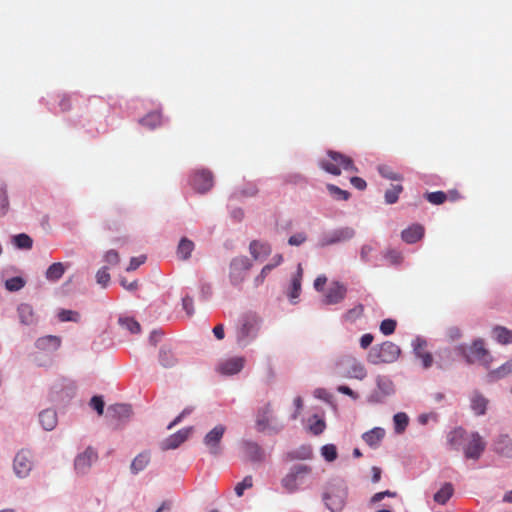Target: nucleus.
Listing matches in <instances>:
<instances>
[{"instance_id": "603ef678", "label": "nucleus", "mask_w": 512, "mask_h": 512, "mask_svg": "<svg viewBox=\"0 0 512 512\" xmlns=\"http://www.w3.org/2000/svg\"><path fill=\"white\" fill-rule=\"evenodd\" d=\"M253 486L252 476H246L241 482H239L235 486V493L238 497H241L244 494L246 489H249Z\"/></svg>"}, {"instance_id": "09e8293b", "label": "nucleus", "mask_w": 512, "mask_h": 512, "mask_svg": "<svg viewBox=\"0 0 512 512\" xmlns=\"http://www.w3.org/2000/svg\"><path fill=\"white\" fill-rule=\"evenodd\" d=\"M321 455L328 462H333L337 458V448L334 444H326L321 448Z\"/></svg>"}, {"instance_id": "e433bc0d", "label": "nucleus", "mask_w": 512, "mask_h": 512, "mask_svg": "<svg viewBox=\"0 0 512 512\" xmlns=\"http://www.w3.org/2000/svg\"><path fill=\"white\" fill-rule=\"evenodd\" d=\"M271 414L270 404H267L262 411L258 413L256 425L259 431L265 430L269 426Z\"/></svg>"}, {"instance_id": "c85d7f7f", "label": "nucleus", "mask_w": 512, "mask_h": 512, "mask_svg": "<svg viewBox=\"0 0 512 512\" xmlns=\"http://www.w3.org/2000/svg\"><path fill=\"white\" fill-rule=\"evenodd\" d=\"M150 462V454L148 452H142L138 454L130 465V470L133 474H138L143 471Z\"/></svg>"}, {"instance_id": "cd10ccee", "label": "nucleus", "mask_w": 512, "mask_h": 512, "mask_svg": "<svg viewBox=\"0 0 512 512\" xmlns=\"http://www.w3.org/2000/svg\"><path fill=\"white\" fill-rule=\"evenodd\" d=\"M109 414L116 419H127L132 414L131 406L128 404H114L108 408Z\"/></svg>"}, {"instance_id": "f03ea898", "label": "nucleus", "mask_w": 512, "mask_h": 512, "mask_svg": "<svg viewBox=\"0 0 512 512\" xmlns=\"http://www.w3.org/2000/svg\"><path fill=\"white\" fill-rule=\"evenodd\" d=\"M347 487L341 482L330 483L327 490L323 493L322 499L328 510L331 512H341L347 500Z\"/></svg>"}, {"instance_id": "0e129e2a", "label": "nucleus", "mask_w": 512, "mask_h": 512, "mask_svg": "<svg viewBox=\"0 0 512 512\" xmlns=\"http://www.w3.org/2000/svg\"><path fill=\"white\" fill-rule=\"evenodd\" d=\"M337 391H338L339 393H342V394H344V395H347V396L351 397V398H352V399H354V400L358 399V397H359L357 393H355L352 389H350V388H349L348 386H346V385H340V386H338V387H337Z\"/></svg>"}, {"instance_id": "69168bd1", "label": "nucleus", "mask_w": 512, "mask_h": 512, "mask_svg": "<svg viewBox=\"0 0 512 512\" xmlns=\"http://www.w3.org/2000/svg\"><path fill=\"white\" fill-rule=\"evenodd\" d=\"M350 183L358 190H364L367 186L366 181L357 176L351 177Z\"/></svg>"}, {"instance_id": "4be33fe9", "label": "nucleus", "mask_w": 512, "mask_h": 512, "mask_svg": "<svg viewBox=\"0 0 512 512\" xmlns=\"http://www.w3.org/2000/svg\"><path fill=\"white\" fill-rule=\"evenodd\" d=\"M20 322L24 325H34L37 323V317L30 304L22 303L17 308Z\"/></svg>"}, {"instance_id": "bb28decb", "label": "nucleus", "mask_w": 512, "mask_h": 512, "mask_svg": "<svg viewBox=\"0 0 512 512\" xmlns=\"http://www.w3.org/2000/svg\"><path fill=\"white\" fill-rule=\"evenodd\" d=\"M39 421L42 425V427L47 430V431H51L53 430L56 425H57V422H58V419H57V414L54 410L52 409H46V410H43L40 414H39Z\"/></svg>"}, {"instance_id": "f8f14e48", "label": "nucleus", "mask_w": 512, "mask_h": 512, "mask_svg": "<svg viewBox=\"0 0 512 512\" xmlns=\"http://www.w3.org/2000/svg\"><path fill=\"white\" fill-rule=\"evenodd\" d=\"M192 187L199 193H205L213 186V175L208 170H198L191 178Z\"/></svg>"}, {"instance_id": "0eeeda50", "label": "nucleus", "mask_w": 512, "mask_h": 512, "mask_svg": "<svg viewBox=\"0 0 512 512\" xmlns=\"http://www.w3.org/2000/svg\"><path fill=\"white\" fill-rule=\"evenodd\" d=\"M311 472V468L307 465H296L290 472L282 479L281 483L283 488L293 493L298 489V485L302 482L303 478Z\"/></svg>"}, {"instance_id": "72a5a7b5", "label": "nucleus", "mask_w": 512, "mask_h": 512, "mask_svg": "<svg viewBox=\"0 0 512 512\" xmlns=\"http://www.w3.org/2000/svg\"><path fill=\"white\" fill-rule=\"evenodd\" d=\"M487 403V399L480 393H474L471 398V408L476 415L485 414Z\"/></svg>"}, {"instance_id": "37998d69", "label": "nucleus", "mask_w": 512, "mask_h": 512, "mask_svg": "<svg viewBox=\"0 0 512 512\" xmlns=\"http://www.w3.org/2000/svg\"><path fill=\"white\" fill-rule=\"evenodd\" d=\"M379 174L389 180L401 181L403 179L402 175L393 171V169L387 165L378 166Z\"/></svg>"}, {"instance_id": "6ab92c4d", "label": "nucleus", "mask_w": 512, "mask_h": 512, "mask_svg": "<svg viewBox=\"0 0 512 512\" xmlns=\"http://www.w3.org/2000/svg\"><path fill=\"white\" fill-rule=\"evenodd\" d=\"M424 232V227L421 224H412L402 231L401 238L404 242L413 244L423 238Z\"/></svg>"}, {"instance_id": "b1692460", "label": "nucleus", "mask_w": 512, "mask_h": 512, "mask_svg": "<svg viewBox=\"0 0 512 512\" xmlns=\"http://www.w3.org/2000/svg\"><path fill=\"white\" fill-rule=\"evenodd\" d=\"M377 388L378 391L372 396L373 398H376V401H381L383 397L394 393V385L392 381L386 377H378Z\"/></svg>"}, {"instance_id": "aec40b11", "label": "nucleus", "mask_w": 512, "mask_h": 512, "mask_svg": "<svg viewBox=\"0 0 512 512\" xmlns=\"http://www.w3.org/2000/svg\"><path fill=\"white\" fill-rule=\"evenodd\" d=\"M251 256L255 259H261L271 254L272 248L268 242L253 240L249 245Z\"/></svg>"}, {"instance_id": "c03bdc74", "label": "nucleus", "mask_w": 512, "mask_h": 512, "mask_svg": "<svg viewBox=\"0 0 512 512\" xmlns=\"http://www.w3.org/2000/svg\"><path fill=\"white\" fill-rule=\"evenodd\" d=\"M58 319L61 322H79L80 314L77 311L62 309L58 312Z\"/></svg>"}, {"instance_id": "5fc2aeb1", "label": "nucleus", "mask_w": 512, "mask_h": 512, "mask_svg": "<svg viewBox=\"0 0 512 512\" xmlns=\"http://www.w3.org/2000/svg\"><path fill=\"white\" fill-rule=\"evenodd\" d=\"M96 280L99 285L102 287H107L110 282V274L108 273L107 267H102L96 273Z\"/></svg>"}, {"instance_id": "de8ad7c7", "label": "nucleus", "mask_w": 512, "mask_h": 512, "mask_svg": "<svg viewBox=\"0 0 512 512\" xmlns=\"http://www.w3.org/2000/svg\"><path fill=\"white\" fill-rule=\"evenodd\" d=\"M509 374H512V359L503 364L499 369L492 371L490 376L493 379H498Z\"/></svg>"}, {"instance_id": "9b49d317", "label": "nucleus", "mask_w": 512, "mask_h": 512, "mask_svg": "<svg viewBox=\"0 0 512 512\" xmlns=\"http://www.w3.org/2000/svg\"><path fill=\"white\" fill-rule=\"evenodd\" d=\"M347 294V287L340 282H332L326 290L323 302L326 305H334L342 302Z\"/></svg>"}, {"instance_id": "f257e3e1", "label": "nucleus", "mask_w": 512, "mask_h": 512, "mask_svg": "<svg viewBox=\"0 0 512 512\" xmlns=\"http://www.w3.org/2000/svg\"><path fill=\"white\" fill-rule=\"evenodd\" d=\"M447 444L451 450H462L467 459L478 460L486 448V442L478 432H467L457 427L447 434Z\"/></svg>"}, {"instance_id": "2f4dec72", "label": "nucleus", "mask_w": 512, "mask_h": 512, "mask_svg": "<svg viewBox=\"0 0 512 512\" xmlns=\"http://www.w3.org/2000/svg\"><path fill=\"white\" fill-rule=\"evenodd\" d=\"M302 267L301 265L299 264L298 265V270H297V273L293 276L292 280H291V289H290V292H289V297L290 299L293 301L295 299H297L300 295V292H301V281H302Z\"/></svg>"}, {"instance_id": "7c9ffc66", "label": "nucleus", "mask_w": 512, "mask_h": 512, "mask_svg": "<svg viewBox=\"0 0 512 512\" xmlns=\"http://www.w3.org/2000/svg\"><path fill=\"white\" fill-rule=\"evenodd\" d=\"M193 241L189 240L186 237H183L177 247V255L181 260H187L190 258L191 253L194 250Z\"/></svg>"}, {"instance_id": "bf43d9fd", "label": "nucleus", "mask_w": 512, "mask_h": 512, "mask_svg": "<svg viewBox=\"0 0 512 512\" xmlns=\"http://www.w3.org/2000/svg\"><path fill=\"white\" fill-rule=\"evenodd\" d=\"M90 406L97 411L99 415L104 412V401L100 396H93L90 400Z\"/></svg>"}, {"instance_id": "58836bf2", "label": "nucleus", "mask_w": 512, "mask_h": 512, "mask_svg": "<svg viewBox=\"0 0 512 512\" xmlns=\"http://www.w3.org/2000/svg\"><path fill=\"white\" fill-rule=\"evenodd\" d=\"M312 455H313V452H312V448L310 446H301L298 449H296L288 454V456L291 460H294V459L306 460V459L312 458Z\"/></svg>"}, {"instance_id": "7ed1b4c3", "label": "nucleus", "mask_w": 512, "mask_h": 512, "mask_svg": "<svg viewBox=\"0 0 512 512\" xmlns=\"http://www.w3.org/2000/svg\"><path fill=\"white\" fill-rule=\"evenodd\" d=\"M327 156V159H322L319 162L320 167L327 173L338 176L341 174V169L351 172L358 171L353 160L344 154L330 150L327 152Z\"/></svg>"}, {"instance_id": "a211bd4d", "label": "nucleus", "mask_w": 512, "mask_h": 512, "mask_svg": "<svg viewBox=\"0 0 512 512\" xmlns=\"http://www.w3.org/2000/svg\"><path fill=\"white\" fill-rule=\"evenodd\" d=\"M243 357H232L225 360L219 365L218 370L225 375H233L239 373L244 367Z\"/></svg>"}, {"instance_id": "5701e85b", "label": "nucleus", "mask_w": 512, "mask_h": 512, "mask_svg": "<svg viewBox=\"0 0 512 512\" xmlns=\"http://www.w3.org/2000/svg\"><path fill=\"white\" fill-rule=\"evenodd\" d=\"M35 346L40 350L56 351L61 346V338L54 335H47L36 340Z\"/></svg>"}, {"instance_id": "473e14b6", "label": "nucleus", "mask_w": 512, "mask_h": 512, "mask_svg": "<svg viewBox=\"0 0 512 512\" xmlns=\"http://www.w3.org/2000/svg\"><path fill=\"white\" fill-rule=\"evenodd\" d=\"M454 492L453 486L451 483H445L438 492L434 495V501L438 504L444 505L448 502V500L452 497Z\"/></svg>"}, {"instance_id": "c9c22d12", "label": "nucleus", "mask_w": 512, "mask_h": 512, "mask_svg": "<svg viewBox=\"0 0 512 512\" xmlns=\"http://www.w3.org/2000/svg\"><path fill=\"white\" fill-rule=\"evenodd\" d=\"M159 361L164 368H171L176 365L177 359L167 348L162 347L159 352Z\"/></svg>"}, {"instance_id": "c756f323", "label": "nucleus", "mask_w": 512, "mask_h": 512, "mask_svg": "<svg viewBox=\"0 0 512 512\" xmlns=\"http://www.w3.org/2000/svg\"><path fill=\"white\" fill-rule=\"evenodd\" d=\"M66 266L61 262L53 263L48 267L45 273L47 280L55 282L58 281L65 273Z\"/></svg>"}, {"instance_id": "ddd939ff", "label": "nucleus", "mask_w": 512, "mask_h": 512, "mask_svg": "<svg viewBox=\"0 0 512 512\" xmlns=\"http://www.w3.org/2000/svg\"><path fill=\"white\" fill-rule=\"evenodd\" d=\"M97 453L88 447L83 453L79 454L74 462L75 470L78 474H85L88 472L92 464L97 460Z\"/></svg>"}, {"instance_id": "dca6fc26", "label": "nucleus", "mask_w": 512, "mask_h": 512, "mask_svg": "<svg viewBox=\"0 0 512 512\" xmlns=\"http://www.w3.org/2000/svg\"><path fill=\"white\" fill-rule=\"evenodd\" d=\"M191 432V428H186L179 430L177 433L170 435L168 438H166L162 444L161 448L163 450H170V449H176L179 447L183 442L187 440Z\"/></svg>"}, {"instance_id": "412c9836", "label": "nucleus", "mask_w": 512, "mask_h": 512, "mask_svg": "<svg viewBox=\"0 0 512 512\" xmlns=\"http://www.w3.org/2000/svg\"><path fill=\"white\" fill-rule=\"evenodd\" d=\"M257 330V320L254 317H245L242 320L241 327L239 328V340L255 336Z\"/></svg>"}, {"instance_id": "ea45409f", "label": "nucleus", "mask_w": 512, "mask_h": 512, "mask_svg": "<svg viewBox=\"0 0 512 512\" xmlns=\"http://www.w3.org/2000/svg\"><path fill=\"white\" fill-rule=\"evenodd\" d=\"M162 116L159 112H152L142 118V125L154 129L161 124Z\"/></svg>"}, {"instance_id": "1a4fd4ad", "label": "nucleus", "mask_w": 512, "mask_h": 512, "mask_svg": "<svg viewBox=\"0 0 512 512\" xmlns=\"http://www.w3.org/2000/svg\"><path fill=\"white\" fill-rule=\"evenodd\" d=\"M225 432L226 426L218 424L204 436L203 443L208 448L210 454L214 456L221 454V440Z\"/></svg>"}, {"instance_id": "3c124183", "label": "nucleus", "mask_w": 512, "mask_h": 512, "mask_svg": "<svg viewBox=\"0 0 512 512\" xmlns=\"http://www.w3.org/2000/svg\"><path fill=\"white\" fill-rule=\"evenodd\" d=\"M25 285V281L21 277H12L5 282V287L9 291H18Z\"/></svg>"}, {"instance_id": "4d7b16f0", "label": "nucleus", "mask_w": 512, "mask_h": 512, "mask_svg": "<svg viewBox=\"0 0 512 512\" xmlns=\"http://www.w3.org/2000/svg\"><path fill=\"white\" fill-rule=\"evenodd\" d=\"M307 240V234L305 232H299L289 237L288 244L291 246H300Z\"/></svg>"}, {"instance_id": "9d476101", "label": "nucleus", "mask_w": 512, "mask_h": 512, "mask_svg": "<svg viewBox=\"0 0 512 512\" xmlns=\"http://www.w3.org/2000/svg\"><path fill=\"white\" fill-rule=\"evenodd\" d=\"M32 456L29 450H21L19 451L14 458V472L20 477H26L31 471L32 468Z\"/></svg>"}, {"instance_id": "e2e57ef3", "label": "nucleus", "mask_w": 512, "mask_h": 512, "mask_svg": "<svg viewBox=\"0 0 512 512\" xmlns=\"http://www.w3.org/2000/svg\"><path fill=\"white\" fill-rule=\"evenodd\" d=\"M183 309L191 316L194 313L193 299L190 296H185L182 299Z\"/></svg>"}, {"instance_id": "4c0bfd02", "label": "nucleus", "mask_w": 512, "mask_h": 512, "mask_svg": "<svg viewBox=\"0 0 512 512\" xmlns=\"http://www.w3.org/2000/svg\"><path fill=\"white\" fill-rule=\"evenodd\" d=\"M12 242L19 249L29 250L32 248L33 245L32 238L25 233L15 235L12 239Z\"/></svg>"}, {"instance_id": "79ce46f5", "label": "nucleus", "mask_w": 512, "mask_h": 512, "mask_svg": "<svg viewBox=\"0 0 512 512\" xmlns=\"http://www.w3.org/2000/svg\"><path fill=\"white\" fill-rule=\"evenodd\" d=\"M393 421L395 431L397 433H402L406 429L409 419L405 413L400 412L394 415Z\"/></svg>"}, {"instance_id": "49530a36", "label": "nucleus", "mask_w": 512, "mask_h": 512, "mask_svg": "<svg viewBox=\"0 0 512 512\" xmlns=\"http://www.w3.org/2000/svg\"><path fill=\"white\" fill-rule=\"evenodd\" d=\"M425 198L434 205H440L443 204L446 199L447 195L443 191H435V192H428L425 194Z\"/></svg>"}, {"instance_id": "f704fd0d", "label": "nucleus", "mask_w": 512, "mask_h": 512, "mask_svg": "<svg viewBox=\"0 0 512 512\" xmlns=\"http://www.w3.org/2000/svg\"><path fill=\"white\" fill-rule=\"evenodd\" d=\"M495 339L503 345L512 343V330L503 326H497L493 329Z\"/></svg>"}, {"instance_id": "20e7f679", "label": "nucleus", "mask_w": 512, "mask_h": 512, "mask_svg": "<svg viewBox=\"0 0 512 512\" xmlns=\"http://www.w3.org/2000/svg\"><path fill=\"white\" fill-rule=\"evenodd\" d=\"M337 369V373L345 378L363 380L367 375L364 365L350 355L342 356L337 361Z\"/></svg>"}, {"instance_id": "338daca9", "label": "nucleus", "mask_w": 512, "mask_h": 512, "mask_svg": "<svg viewBox=\"0 0 512 512\" xmlns=\"http://www.w3.org/2000/svg\"><path fill=\"white\" fill-rule=\"evenodd\" d=\"M310 429L315 435H319L325 429V422L323 420H317L313 425L310 426Z\"/></svg>"}, {"instance_id": "6e6d98bb", "label": "nucleus", "mask_w": 512, "mask_h": 512, "mask_svg": "<svg viewBox=\"0 0 512 512\" xmlns=\"http://www.w3.org/2000/svg\"><path fill=\"white\" fill-rule=\"evenodd\" d=\"M396 325H397V323L395 320L385 319L380 324V331L384 335H390V334L394 333V331L396 329Z\"/></svg>"}, {"instance_id": "774afa93", "label": "nucleus", "mask_w": 512, "mask_h": 512, "mask_svg": "<svg viewBox=\"0 0 512 512\" xmlns=\"http://www.w3.org/2000/svg\"><path fill=\"white\" fill-rule=\"evenodd\" d=\"M374 248L371 245H363L360 251L361 259L365 262L369 261V255L372 253Z\"/></svg>"}, {"instance_id": "680f3d73", "label": "nucleus", "mask_w": 512, "mask_h": 512, "mask_svg": "<svg viewBox=\"0 0 512 512\" xmlns=\"http://www.w3.org/2000/svg\"><path fill=\"white\" fill-rule=\"evenodd\" d=\"M8 204H9V202H8L6 190L1 189L0 190V216L4 215L6 213Z\"/></svg>"}, {"instance_id": "a18cd8bd", "label": "nucleus", "mask_w": 512, "mask_h": 512, "mask_svg": "<svg viewBox=\"0 0 512 512\" xmlns=\"http://www.w3.org/2000/svg\"><path fill=\"white\" fill-rule=\"evenodd\" d=\"M119 323L132 334H137L141 330L140 324L133 318H120Z\"/></svg>"}, {"instance_id": "a878e982", "label": "nucleus", "mask_w": 512, "mask_h": 512, "mask_svg": "<svg viewBox=\"0 0 512 512\" xmlns=\"http://www.w3.org/2000/svg\"><path fill=\"white\" fill-rule=\"evenodd\" d=\"M494 450L501 456L512 457V439L507 435L500 436L494 445Z\"/></svg>"}, {"instance_id": "864d4df0", "label": "nucleus", "mask_w": 512, "mask_h": 512, "mask_svg": "<svg viewBox=\"0 0 512 512\" xmlns=\"http://www.w3.org/2000/svg\"><path fill=\"white\" fill-rule=\"evenodd\" d=\"M327 189L331 195H333L337 199L348 200L350 197V193L346 190H342L336 185L328 184Z\"/></svg>"}, {"instance_id": "052dcab7", "label": "nucleus", "mask_w": 512, "mask_h": 512, "mask_svg": "<svg viewBox=\"0 0 512 512\" xmlns=\"http://www.w3.org/2000/svg\"><path fill=\"white\" fill-rule=\"evenodd\" d=\"M146 261V256L141 255L138 257H132L128 267L126 268L127 271H134L136 270L140 265H142Z\"/></svg>"}, {"instance_id": "a19ab883", "label": "nucleus", "mask_w": 512, "mask_h": 512, "mask_svg": "<svg viewBox=\"0 0 512 512\" xmlns=\"http://www.w3.org/2000/svg\"><path fill=\"white\" fill-rule=\"evenodd\" d=\"M403 191V186L393 185L390 189L385 192V202L387 204H394L398 201L400 193Z\"/></svg>"}, {"instance_id": "4468645a", "label": "nucleus", "mask_w": 512, "mask_h": 512, "mask_svg": "<svg viewBox=\"0 0 512 512\" xmlns=\"http://www.w3.org/2000/svg\"><path fill=\"white\" fill-rule=\"evenodd\" d=\"M245 458L251 462H262L265 458L263 449L253 441H243L241 444Z\"/></svg>"}, {"instance_id": "423d86ee", "label": "nucleus", "mask_w": 512, "mask_h": 512, "mask_svg": "<svg viewBox=\"0 0 512 512\" xmlns=\"http://www.w3.org/2000/svg\"><path fill=\"white\" fill-rule=\"evenodd\" d=\"M252 262L246 256H238L232 259L229 269V279L232 285L239 286L251 269Z\"/></svg>"}, {"instance_id": "2eb2a0df", "label": "nucleus", "mask_w": 512, "mask_h": 512, "mask_svg": "<svg viewBox=\"0 0 512 512\" xmlns=\"http://www.w3.org/2000/svg\"><path fill=\"white\" fill-rule=\"evenodd\" d=\"M427 341L423 338L417 337L413 341V349L417 358L421 359L424 368H429L433 364L432 354L425 350Z\"/></svg>"}, {"instance_id": "39448f33", "label": "nucleus", "mask_w": 512, "mask_h": 512, "mask_svg": "<svg viewBox=\"0 0 512 512\" xmlns=\"http://www.w3.org/2000/svg\"><path fill=\"white\" fill-rule=\"evenodd\" d=\"M400 354V348L393 342L386 341L374 347L369 353V359L373 364L394 362Z\"/></svg>"}, {"instance_id": "393cba45", "label": "nucleus", "mask_w": 512, "mask_h": 512, "mask_svg": "<svg viewBox=\"0 0 512 512\" xmlns=\"http://www.w3.org/2000/svg\"><path fill=\"white\" fill-rule=\"evenodd\" d=\"M385 436V430L375 427L362 435L364 442L372 448H377Z\"/></svg>"}, {"instance_id": "8fccbe9b", "label": "nucleus", "mask_w": 512, "mask_h": 512, "mask_svg": "<svg viewBox=\"0 0 512 512\" xmlns=\"http://www.w3.org/2000/svg\"><path fill=\"white\" fill-rule=\"evenodd\" d=\"M363 311H364L363 305L359 304V305L353 307L352 309L348 310L344 315V319L346 321L354 322L355 320H357L358 318H360L362 316Z\"/></svg>"}, {"instance_id": "6e6552de", "label": "nucleus", "mask_w": 512, "mask_h": 512, "mask_svg": "<svg viewBox=\"0 0 512 512\" xmlns=\"http://www.w3.org/2000/svg\"><path fill=\"white\" fill-rule=\"evenodd\" d=\"M355 235V231L351 227H343L334 231L325 233L321 236L318 246L326 247L338 243H342L352 239Z\"/></svg>"}, {"instance_id": "13d9d810", "label": "nucleus", "mask_w": 512, "mask_h": 512, "mask_svg": "<svg viewBox=\"0 0 512 512\" xmlns=\"http://www.w3.org/2000/svg\"><path fill=\"white\" fill-rule=\"evenodd\" d=\"M104 261L111 266H115L120 262L119 253L116 250H109L104 255Z\"/></svg>"}, {"instance_id": "f3484780", "label": "nucleus", "mask_w": 512, "mask_h": 512, "mask_svg": "<svg viewBox=\"0 0 512 512\" xmlns=\"http://www.w3.org/2000/svg\"><path fill=\"white\" fill-rule=\"evenodd\" d=\"M470 357L472 361H479L484 365H488L491 359V356L488 350L484 347V342L482 340H477L473 343L470 348Z\"/></svg>"}]
</instances>
